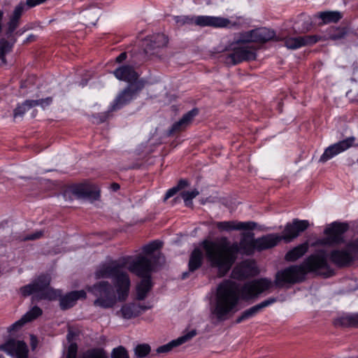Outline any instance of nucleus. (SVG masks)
Listing matches in <instances>:
<instances>
[{"mask_svg":"<svg viewBox=\"0 0 358 358\" xmlns=\"http://www.w3.org/2000/svg\"><path fill=\"white\" fill-rule=\"evenodd\" d=\"M203 254L199 248H195L191 253L188 264L189 272H194L199 268L203 263Z\"/></svg>","mask_w":358,"mask_h":358,"instance_id":"30","label":"nucleus"},{"mask_svg":"<svg viewBox=\"0 0 358 358\" xmlns=\"http://www.w3.org/2000/svg\"><path fill=\"white\" fill-rule=\"evenodd\" d=\"M321 39L317 35H306L297 37H287L285 38V45L288 49L295 50L304 46L312 45Z\"/></svg>","mask_w":358,"mask_h":358,"instance_id":"15","label":"nucleus"},{"mask_svg":"<svg viewBox=\"0 0 358 358\" xmlns=\"http://www.w3.org/2000/svg\"><path fill=\"white\" fill-rule=\"evenodd\" d=\"M276 299L274 297L269 298L245 310H244L241 315L236 319V323H241L245 320H249L257 313L261 312L264 308L273 304L276 301Z\"/></svg>","mask_w":358,"mask_h":358,"instance_id":"18","label":"nucleus"},{"mask_svg":"<svg viewBox=\"0 0 358 358\" xmlns=\"http://www.w3.org/2000/svg\"><path fill=\"white\" fill-rule=\"evenodd\" d=\"M256 53L254 49L245 45H239L233 49V52L227 57V62L230 64H237L243 61L254 60Z\"/></svg>","mask_w":358,"mask_h":358,"instance_id":"11","label":"nucleus"},{"mask_svg":"<svg viewBox=\"0 0 358 358\" xmlns=\"http://www.w3.org/2000/svg\"><path fill=\"white\" fill-rule=\"evenodd\" d=\"M50 277L48 275H41L31 283L20 288L24 296H32V302L42 299L55 300L59 296V292L50 287Z\"/></svg>","mask_w":358,"mask_h":358,"instance_id":"5","label":"nucleus"},{"mask_svg":"<svg viewBox=\"0 0 358 358\" xmlns=\"http://www.w3.org/2000/svg\"><path fill=\"white\" fill-rule=\"evenodd\" d=\"M337 155L334 149H331V145L325 149L324 153L320 158V162L324 163L334 156Z\"/></svg>","mask_w":358,"mask_h":358,"instance_id":"40","label":"nucleus"},{"mask_svg":"<svg viewBox=\"0 0 358 358\" xmlns=\"http://www.w3.org/2000/svg\"><path fill=\"white\" fill-rule=\"evenodd\" d=\"M345 35L346 31L343 29H339L337 30L336 33L331 34L330 38L332 40H338L344 38Z\"/></svg>","mask_w":358,"mask_h":358,"instance_id":"47","label":"nucleus"},{"mask_svg":"<svg viewBox=\"0 0 358 358\" xmlns=\"http://www.w3.org/2000/svg\"><path fill=\"white\" fill-rule=\"evenodd\" d=\"M150 346L148 344H139L134 348V354L138 358H143L150 352Z\"/></svg>","mask_w":358,"mask_h":358,"instance_id":"38","label":"nucleus"},{"mask_svg":"<svg viewBox=\"0 0 358 358\" xmlns=\"http://www.w3.org/2000/svg\"><path fill=\"white\" fill-rule=\"evenodd\" d=\"M111 187L114 191H117V189H120V185L117 183L112 184Z\"/></svg>","mask_w":358,"mask_h":358,"instance_id":"53","label":"nucleus"},{"mask_svg":"<svg viewBox=\"0 0 358 358\" xmlns=\"http://www.w3.org/2000/svg\"><path fill=\"white\" fill-rule=\"evenodd\" d=\"M130 257L129 262L125 267L127 266L131 273L143 278L137 285L136 292L137 299L143 300L152 287L150 273L153 269V263L150 259L143 255H138L134 259Z\"/></svg>","mask_w":358,"mask_h":358,"instance_id":"4","label":"nucleus"},{"mask_svg":"<svg viewBox=\"0 0 358 358\" xmlns=\"http://www.w3.org/2000/svg\"><path fill=\"white\" fill-rule=\"evenodd\" d=\"M198 109L194 108L185 113L179 121L175 122L173 124L171 129L169 131L170 134L180 131L186 128L192 121L193 118L198 114Z\"/></svg>","mask_w":358,"mask_h":358,"instance_id":"28","label":"nucleus"},{"mask_svg":"<svg viewBox=\"0 0 358 358\" xmlns=\"http://www.w3.org/2000/svg\"><path fill=\"white\" fill-rule=\"evenodd\" d=\"M275 33L273 30L263 27L245 33L242 37V41L245 43H265L273 39Z\"/></svg>","mask_w":358,"mask_h":358,"instance_id":"13","label":"nucleus"},{"mask_svg":"<svg viewBox=\"0 0 358 358\" xmlns=\"http://www.w3.org/2000/svg\"><path fill=\"white\" fill-rule=\"evenodd\" d=\"M230 23L229 20L222 17L196 16L194 24L200 27H226Z\"/></svg>","mask_w":358,"mask_h":358,"instance_id":"16","label":"nucleus"},{"mask_svg":"<svg viewBox=\"0 0 358 358\" xmlns=\"http://www.w3.org/2000/svg\"><path fill=\"white\" fill-rule=\"evenodd\" d=\"M199 194V191L196 189L191 191H183L180 194L179 196L176 197L173 201L174 202L180 201L181 199H183L185 206L187 207L192 206V199H194Z\"/></svg>","mask_w":358,"mask_h":358,"instance_id":"33","label":"nucleus"},{"mask_svg":"<svg viewBox=\"0 0 358 358\" xmlns=\"http://www.w3.org/2000/svg\"><path fill=\"white\" fill-rule=\"evenodd\" d=\"M216 227L220 231L232 230H252L257 227L255 222H238V221H224L216 223Z\"/></svg>","mask_w":358,"mask_h":358,"instance_id":"17","label":"nucleus"},{"mask_svg":"<svg viewBox=\"0 0 358 358\" xmlns=\"http://www.w3.org/2000/svg\"><path fill=\"white\" fill-rule=\"evenodd\" d=\"M348 226L344 223H332L324 230L326 237L318 241L321 245L338 244L343 241V234L348 230Z\"/></svg>","mask_w":358,"mask_h":358,"instance_id":"8","label":"nucleus"},{"mask_svg":"<svg viewBox=\"0 0 358 358\" xmlns=\"http://www.w3.org/2000/svg\"><path fill=\"white\" fill-rule=\"evenodd\" d=\"M188 273H189V272H185V273H182V279H185V278L187 277Z\"/></svg>","mask_w":358,"mask_h":358,"instance_id":"54","label":"nucleus"},{"mask_svg":"<svg viewBox=\"0 0 358 358\" xmlns=\"http://www.w3.org/2000/svg\"><path fill=\"white\" fill-rule=\"evenodd\" d=\"M42 314V310L38 307H33L29 311L24 314L22 317L13 323L8 328L9 332L15 331L20 329L24 324L31 322Z\"/></svg>","mask_w":358,"mask_h":358,"instance_id":"21","label":"nucleus"},{"mask_svg":"<svg viewBox=\"0 0 358 358\" xmlns=\"http://www.w3.org/2000/svg\"><path fill=\"white\" fill-rule=\"evenodd\" d=\"M176 22L178 24H194V17H188V16H182V17H178L176 19Z\"/></svg>","mask_w":358,"mask_h":358,"instance_id":"43","label":"nucleus"},{"mask_svg":"<svg viewBox=\"0 0 358 358\" xmlns=\"http://www.w3.org/2000/svg\"><path fill=\"white\" fill-rule=\"evenodd\" d=\"M33 101L36 102V106H41L43 108H45V106H49L52 103V97H47L45 99L33 100Z\"/></svg>","mask_w":358,"mask_h":358,"instance_id":"44","label":"nucleus"},{"mask_svg":"<svg viewBox=\"0 0 358 358\" xmlns=\"http://www.w3.org/2000/svg\"><path fill=\"white\" fill-rule=\"evenodd\" d=\"M130 256L122 257L101 264L95 271L96 279L110 278L114 288L108 281L101 280L87 287L96 299L93 302L94 306L103 309L113 308L117 301L127 300L131 282L124 268L129 262Z\"/></svg>","mask_w":358,"mask_h":358,"instance_id":"1","label":"nucleus"},{"mask_svg":"<svg viewBox=\"0 0 358 358\" xmlns=\"http://www.w3.org/2000/svg\"><path fill=\"white\" fill-rule=\"evenodd\" d=\"M142 87L143 85L138 87H134L133 85L128 86L116 98L114 108H119L129 103Z\"/></svg>","mask_w":358,"mask_h":358,"instance_id":"26","label":"nucleus"},{"mask_svg":"<svg viewBox=\"0 0 358 358\" xmlns=\"http://www.w3.org/2000/svg\"><path fill=\"white\" fill-rule=\"evenodd\" d=\"M272 286L271 280L261 278L245 284L239 290L235 282L224 280L217 288L211 312L218 320H225L237 306L240 294L243 299H248L269 289Z\"/></svg>","mask_w":358,"mask_h":358,"instance_id":"3","label":"nucleus"},{"mask_svg":"<svg viewBox=\"0 0 358 358\" xmlns=\"http://www.w3.org/2000/svg\"><path fill=\"white\" fill-rule=\"evenodd\" d=\"M252 232L243 233L240 243H231L226 238L220 241L204 240L202 246L207 262L212 268L217 269L220 276H224L236 262L240 250L250 255L256 250V243Z\"/></svg>","mask_w":358,"mask_h":358,"instance_id":"2","label":"nucleus"},{"mask_svg":"<svg viewBox=\"0 0 358 358\" xmlns=\"http://www.w3.org/2000/svg\"><path fill=\"white\" fill-rule=\"evenodd\" d=\"M342 17V13L338 11H324L314 15V18L321 20V22H318V25L337 22Z\"/></svg>","mask_w":358,"mask_h":358,"instance_id":"29","label":"nucleus"},{"mask_svg":"<svg viewBox=\"0 0 358 358\" xmlns=\"http://www.w3.org/2000/svg\"><path fill=\"white\" fill-rule=\"evenodd\" d=\"M148 309V307L141 306L137 303H124L120 310V313L121 316L126 320H129L133 317H136L143 313Z\"/></svg>","mask_w":358,"mask_h":358,"instance_id":"19","label":"nucleus"},{"mask_svg":"<svg viewBox=\"0 0 358 358\" xmlns=\"http://www.w3.org/2000/svg\"><path fill=\"white\" fill-rule=\"evenodd\" d=\"M26 9V5L23 3H19L14 9L13 13L8 22V29L6 31V36L10 38L13 32L17 29L19 25L20 19Z\"/></svg>","mask_w":358,"mask_h":358,"instance_id":"25","label":"nucleus"},{"mask_svg":"<svg viewBox=\"0 0 358 358\" xmlns=\"http://www.w3.org/2000/svg\"><path fill=\"white\" fill-rule=\"evenodd\" d=\"M168 43L167 37L162 34L153 35L145 41V51L147 53L155 51L158 48H163Z\"/></svg>","mask_w":358,"mask_h":358,"instance_id":"20","label":"nucleus"},{"mask_svg":"<svg viewBox=\"0 0 358 358\" xmlns=\"http://www.w3.org/2000/svg\"><path fill=\"white\" fill-rule=\"evenodd\" d=\"M316 20H317V19L314 18V15L309 16V15H306L305 14H301L299 16V22H302L301 28H299V31L301 32H306V31H310L313 27L314 21H315Z\"/></svg>","mask_w":358,"mask_h":358,"instance_id":"36","label":"nucleus"},{"mask_svg":"<svg viewBox=\"0 0 358 358\" xmlns=\"http://www.w3.org/2000/svg\"><path fill=\"white\" fill-rule=\"evenodd\" d=\"M196 335V330H192L185 335L178 337L176 340H173L172 341L169 342V343L162 345L159 347L156 352L157 353H166L169 351H171L174 347H177L178 345H180L189 340H191L193 337H194Z\"/></svg>","mask_w":358,"mask_h":358,"instance_id":"22","label":"nucleus"},{"mask_svg":"<svg viewBox=\"0 0 358 358\" xmlns=\"http://www.w3.org/2000/svg\"><path fill=\"white\" fill-rule=\"evenodd\" d=\"M117 79L128 83H132L138 79V73L129 65H124L116 69L113 72Z\"/></svg>","mask_w":358,"mask_h":358,"instance_id":"23","label":"nucleus"},{"mask_svg":"<svg viewBox=\"0 0 358 358\" xmlns=\"http://www.w3.org/2000/svg\"><path fill=\"white\" fill-rule=\"evenodd\" d=\"M111 358H129V356L123 346H119L112 350Z\"/></svg>","mask_w":358,"mask_h":358,"instance_id":"39","label":"nucleus"},{"mask_svg":"<svg viewBox=\"0 0 358 358\" xmlns=\"http://www.w3.org/2000/svg\"><path fill=\"white\" fill-rule=\"evenodd\" d=\"M87 294L84 290L73 291L60 299V306L63 310L73 307L78 299H85Z\"/></svg>","mask_w":358,"mask_h":358,"instance_id":"27","label":"nucleus"},{"mask_svg":"<svg viewBox=\"0 0 358 358\" xmlns=\"http://www.w3.org/2000/svg\"><path fill=\"white\" fill-rule=\"evenodd\" d=\"M83 358H108L106 352L101 348L89 350L83 355Z\"/></svg>","mask_w":358,"mask_h":358,"instance_id":"37","label":"nucleus"},{"mask_svg":"<svg viewBox=\"0 0 358 358\" xmlns=\"http://www.w3.org/2000/svg\"><path fill=\"white\" fill-rule=\"evenodd\" d=\"M188 185H189L188 181L187 180L182 179L178 182L177 186H176V187L178 189V190L179 191V190L187 187Z\"/></svg>","mask_w":358,"mask_h":358,"instance_id":"50","label":"nucleus"},{"mask_svg":"<svg viewBox=\"0 0 358 358\" xmlns=\"http://www.w3.org/2000/svg\"><path fill=\"white\" fill-rule=\"evenodd\" d=\"M242 266L236 267L232 272L234 278H236L238 279L244 278L245 277V274L243 271H242Z\"/></svg>","mask_w":358,"mask_h":358,"instance_id":"46","label":"nucleus"},{"mask_svg":"<svg viewBox=\"0 0 358 358\" xmlns=\"http://www.w3.org/2000/svg\"><path fill=\"white\" fill-rule=\"evenodd\" d=\"M348 246L350 247V250L351 252L353 253L354 259L358 258V239L348 244Z\"/></svg>","mask_w":358,"mask_h":358,"instance_id":"48","label":"nucleus"},{"mask_svg":"<svg viewBox=\"0 0 358 358\" xmlns=\"http://www.w3.org/2000/svg\"><path fill=\"white\" fill-rule=\"evenodd\" d=\"M178 192V190L176 188V187H173L169 189L166 193L164 201H166L168 199H169L171 196H173V195H175Z\"/></svg>","mask_w":358,"mask_h":358,"instance_id":"49","label":"nucleus"},{"mask_svg":"<svg viewBox=\"0 0 358 358\" xmlns=\"http://www.w3.org/2000/svg\"><path fill=\"white\" fill-rule=\"evenodd\" d=\"M0 358H3L1 355H0Z\"/></svg>","mask_w":358,"mask_h":358,"instance_id":"55","label":"nucleus"},{"mask_svg":"<svg viewBox=\"0 0 358 358\" xmlns=\"http://www.w3.org/2000/svg\"><path fill=\"white\" fill-rule=\"evenodd\" d=\"M36 102L33 100H26L21 104H18L13 110V117L16 118L17 117H22L24 114L29 109L36 106Z\"/></svg>","mask_w":358,"mask_h":358,"instance_id":"34","label":"nucleus"},{"mask_svg":"<svg viewBox=\"0 0 358 358\" xmlns=\"http://www.w3.org/2000/svg\"><path fill=\"white\" fill-rule=\"evenodd\" d=\"M308 249V245L307 243L300 244L287 252L285 259L288 262H294L302 257L307 252Z\"/></svg>","mask_w":358,"mask_h":358,"instance_id":"31","label":"nucleus"},{"mask_svg":"<svg viewBox=\"0 0 358 358\" xmlns=\"http://www.w3.org/2000/svg\"><path fill=\"white\" fill-rule=\"evenodd\" d=\"M127 59V53L122 52L118 57L116 58V62L118 63H121Z\"/></svg>","mask_w":358,"mask_h":358,"instance_id":"52","label":"nucleus"},{"mask_svg":"<svg viewBox=\"0 0 358 358\" xmlns=\"http://www.w3.org/2000/svg\"><path fill=\"white\" fill-rule=\"evenodd\" d=\"M160 247H161L160 243L154 241L148 245L143 246V250L145 254L150 255Z\"/></svg>","mask_w":358,"mask_h":358,"instance_id":"42","label":"nucleus"},{"mask_svg":"<svg viewBox=\"0 0 358 358\" xmlns=\"http://www.w3.org/2000/svg\"><path fill=\"white\" fill-rule=\"evenodd\" d=\"M71 191L77 198L90 201L98 200L100 197V189L98 186L90 182L75 185L71 187Z\"/></svg>","mask_w":358,"mask_h":358,"instance_id":"9","label":"nucleus"},{"mask_svg":"<svg viewBox=\"0 0 358 358\" xmlns=\"http://www.w3.org/2000/svg\"><path fill=\"white\" fill-rule=\"evenodd\" d=\"M43 236V231H37L31 234L25 236H20L17 239L20 241H34L41 238Z\"/></svg>","mask_w":358,"mask_h":358,"instance_id":"41","label":"nucleus"},{"mask_svg":"<svg viewBox=\"0 0 358 358\" xmlns=\"http://www.w3.org/2000/svg\"><path fill=\"white\" fill-rule=\"evenodd\" d=\"M329 258L331 262L338 267L347 266L354 260L353 253L351 252L348 245L345 248L332 250Z\"/></svg>","mask_w":358,"mask_h":358,"instance_id":"14","label":"nucleus"},{"mask_svg":"<svg viewBox=\"0 0 358 358\" xmlns=\"http://www.w3.org/2000/svg\"><path fill=\"white\" fill-rule=\"evenodd\" d=\"M355 141V137H349L345 140L339 141L336 143L331 145V149H334L336 155L350 148Z\"/></svg>","mask_w":358,"mask_h":358,"instance_id":"35","label":"nucleus"},{"mask_svg":"<svg viewBox=\"0 0 358 358\" xmlns=\"http://www.w3.org/2000/svg\"><path fill=\"white\" fill-rule=\"evenodd\" d=\"M328 255L324 250H317L306 258L300 266L303 268L305 275L307 273L314 272L318 275L329 277L333 275L328 261Z\"/></svg>","mask_w":358,"mask_h":358,"instance_id":"6","label":"nucleus"},{"mask_svg":"<svg viewBox=\"0 0 358 358\" xmlns=\"http://www.w3.org/2000/svg\"><path fill=\"white\" fill-rule=\"evenodd\" d=\"M336 326L358 327V313L347 315L335 320Z\"/></svg>","mask_w":358,"mask_h":358,"instance_id":"32","label":"nucleus"},{"mask_svg":"<svg viewBox=\"0 0 358 358\" xmlns=\"http://www.w3.org/2000/svg\"><path fill=\"white\" fill-rule=\"evenodd\" d=\"M0 350L15 357L16 358H27L28 349L23 341L10 339L3 345H0Z\"/></svg>","mask_w":358,"mask_h":358,"instance_id":"12","label":"nucleus"},{"mask_svg":"<svg viewBox=\"0 0 358 358\" xmlns=\"http://www.w3.org/2000/svg\"><path fill=\"white\" fill-rule=\"evenodd\" d=\"M305 278V272L300 265L290 266L278 271L275 278V285L283 287L287 285H293L301 282Z\"/></svg>","mask_w":358,"mask_h":358,"instance_id":"7","label":"nucleus"},{"mask_svg":"<svg viewBox=\"0 0 358 358\" xmlns=\"http://www.w3.org/2000/svg\"><path fill=\"white\" fill-rule=\"evenodd\" d=\"M45 1L46 0H27V4L29 7H33Z\"/></svg>","mask_w":358,"mask_h":358,"instance_id":"51","label":"nucleus"},{"mask_svg":"<svg viewBox=\"0 0 358 358\" xmlns=\"http://www.w3.org/2000/svg\"><path fill=\"white\" fill-rule=\"evenodd\" d=\"M280 236L270 234L255 239L256 250L259 251L267 250L275 246L280 241Z\"/></svg>","mask_w":358,"mask_h":358,"instance_id":"24","label":"nucleus"},{"mask_svg":"<svg viewBox=\"0 0 358 358\" xmlns=\"http://www.w3.org/2000/svg\"><path fill=\"white\" fill-rule=\"evenodd\" d=\"M308 227V221L294 219L292 222L285 225L282 235L280 236V239L286 243H289L298 237L301 232L306 230Z\"/></svg>","mask_w":358,"mask_h":358,"instance_id":"10","label":"nucleus"},{"mask_svg":"<svg viewBox=\"0 0 358 358\" xmlns=\"http://www.w3.org/2000/svg\"><path fill=\"white\" fill-rule=\"evenodd\" d=\"M77 346L76 344H71L68 348L66 358H76Z\"/></svg>","mask_w":358,"mask_h":358,"instance_id":"45","label":"nucleus"}]
</instances>
